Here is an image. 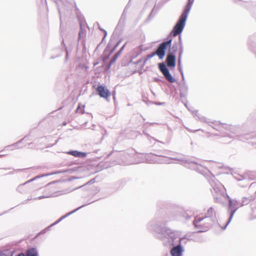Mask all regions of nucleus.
<instances>
[{
  "instance_id": "obj_36",
  "label": "nucleus",
  "mask_w": 256,
  "mask_h": 256,
  "mask_svg": "<svg viewBox=\"0 0 256 256\" xmlns=\"http://www.w3.org/2000/svg\"><path fill=\"white\" fill-rule=\"evenodd\" d=\"M80 30L79 32H78V36H79L80 38L82 37V35H84V32L82 28V24L81 22L80 23Z\"/></svg>"
},
{
  "instance_id": "obj_63",
  "label": "nucleus",
  "mask_w": 256,
  "mask_h": 256,
  "mask_svg": "<svg viewBox=\"0 0 256 256\" xmlns=\"http://www.w3.org/2000/svg\"><path fill=\"white\" fill-rule=\"evenodd\" d=\"M2 214H0V215H2Z\"/></svg>"
},
{
  "instance_id": "obj_16",
  "label": "nucleus",
  "mask_w": 256,
  "mask_h": 256,
  "mask_svg": "<svg viewBox=\"0 0 256 256\" xmlns=\"http://www.w3.org/2000/svg\"><path fill=\"white\" fill-rule=\"evenodd\" d=\"M96 91L98 92V95L102 98L107 99L110 94L109 90L102 85L98 86Z\"/></svg>"
},
{
  "instance_id": "obj_6",
  "label": "nucleus",
  "mask_w": 256,
  "mask_h": 256,
  "mask_svg": "<svg viewBox=\"0 0 256 256\" xmlns=\"http://www.w3.org/2000/svg\"><path fill=\"white\" fill-rule=\"evenodd\" d=\"M226 198L228 200V211L230 212V215L226 225L222 228V230H225L226 228V226L231 222L236 211L240 207H241L240 204L241 202H238L236 198L232 199L228 195H226Z\"/></svg>"
},
{
  "instance_id": "obj_13",
  "label": "nucleus",
  "mask_w": 256,
  "mask_h": 256,
  "mask_svg": "<svg viewBox=\"0 0 256 256\" xmlns=\"http://www.w3.org/2000/svg\"><path fill=\"white\" fill-rule=\"evenodd\" d=\"M94 201H92V202H88L87 204H84L78 208H77L74 210H72V212H68L64 216H62L59 220H58L54 222L53 224H52L51 225H50V226H48V227H47L45 229L43 230L42 232H41V233L42 234H44L45 232H46L47 231L49 230H50V228L51 227H52V226H54V225L55 224H58V223H59L61 220H62L63 219L66 218V217H68V216H70V214L74 213L75 212H76L78 210L80 209L81 208H82V207L88 205V204H89L93 202H94Z\"/></svg>"
},
{
  "instance_id": "obj_50",
  "label": "nucleus",
  "mask_w": 256,
  "mask_h": 256,
  "mask_svg": "<svg viewBox=\"0 0 256 256\" xmlns=\"http://www.w3.org/2000/svg\"><path fill=\"white\" fill-rule=\"evenodd\" d=\"M122 52V51L119 50L116 53V54H118V56H120V54Z\"/></svg>"
},
{
  "instance_id": "obj_56",
  "label": "nucleus",
  "mask_w": 256,
  "mask_h": 256,
  "mask_svg": "<svg viewBox=\"0 0 256 256\" xmlns=\"http://www.w3.org/2000/svg\"><path fill=\"white\" fill-rule=\"evenodd\" d=\"M6 156V154H0V158H2V156Z\"/></svg>"
},
{
  "instance_id": "obj_40",
  "label": "nucleus",
  "mask_w": 256,
  "mask_h": 256,
  "mask_svg": "<svg viewBox=\"0 0 256 256\" xmlns=\"http://www.w3.org/2000/svg\"><path fill=\"white\" fill-rule=\"evenodd\" d=\"M130 8V4H129V3H128L126 6H125L124 10V11L123 12H124L125 11V12H126V14H127V10L129 8Z\"/></svg>"
},
{
  "instance_id": "obj_37",
  "label": "nucleus",
  "mask_w": 256,
  "mask_h": 256,
  "mask_svg": "<svg viewBox=\"0 0 256 256\" xmlns=\"http://www.w3.org/2000/svg\"><path fill=\"white\" fill-rule=\"evenodd\" d=\"M180 239H182V243H186V242L184 241L185 240H190L189 236L188 235H185L184 237L180 238Z\"/></svg>"
},
{
  "instance_id": "obj_4",
  "label": "nucleus",
  "mask_w": 256,
  "mask_h": 256,
  "mask_svg": "<svg viewBox=\"0 0 256 256\" xmlns=\"http://www.w3.org/2000/svg\"><path fill=\"white\" fill-rule=\"evenodd\" d=\"M206 168L208 171L204 173L203 175L204 176L207 173H209L210 174L206 176V179L212 188L210 190L214 196V202L216 203H222V197L224 198L228 195L226 193V190L224 186L216 179L214 176L212 174L210 171L207 168Z\"/></svg>"
},
{
  "instance_id": "obj_54",
  "label": "nucleus",
  "mask_w": 256,
  "mask_h": 256,
  "mask_svg": "<svg viewBox=\"0 0 256 256\" xmlns=\"http://www.w3.org/2000/svg\"><path fill=\"white\" fill-rule=\"evenodd\" d=\"M142 62V60H138L136 62V64H138V63L140 62Z\"/></svg>"
},
{
  "instance_id": "obj_43",
  "label": "nucleus",
  "mask_w": 256,
  "mask_h": 256,
  "mask_svg": "<svg viewBox=\"0 0 256 256\" xmlns=\"http://www.w3.org/2000/svg\"><path fill=\"white\" fill-rule=\"evenodd\" d=\"M178 40H179V45L180 46H182V36L180 34L178 35Z\"/></svg>"
},
{
  "instance_id": "obj_3",
  "label": "nucleus",
  "mask_w": 256,
  "mask_h": 256,
  "mask_svg": "<svg viewBox=\"0 0 256 256\" xmlns=\"http://www.w3.org/2000/svg\"><path fill=\"white\" fill-rule=\"evenodd\" d=\"M226 130V134L223 136L230 139H237L239 140L246 142L254 137V134L248 132L247 126L246 124L231 125L224 124L222 126Z\"/></svg>"
},
{
  "instance_id": "obj_45",
  "label": "nucleus",
  "mask_w": 256,
  "mask_h": 256,
  "mask_svg": "<svg viewBox=\"0 0 256 256\" xmlns=\"http://www.w3.org/2000/svg\"><path fill=\"white\" fill-rule=\"evenodd\" d=\"M180 74L182 75V82H185V78H184V72H182V73H180Z\"/></svg>"
},
{
  "instance_id": "obj_30",
  "label": "nucleus",
  "mask_w": 256,
  "mask_h": 256,
  "mask_svg": "<svg viewBox=\"0 0 256 256\" xmlns=\"http://www.w3.org/2000/svg\"><path fill=\"white\" fill-rule=\"evenodd\" d=\"M181 216L186 221L190 220L192 218V215H189L186 212H182Z\"/></svg>"
},
{
  "instance_id": "obj_22",
  "label": "nucleus",
  "mask_w": 256,
  "mask_h": 256,
  "mask_svg": "<svg viewBox=\"0 0 256 256\" xmlns=\"http://www.w3.org/2000/svg\"><path fill=\"white\" fill-rule=\"evenodd\" d=\"M254 200V196H250L248 197H243L240 204V206H246L250 204L252 201Z\"/></svg>"
},
{
  "instance_id": "obj_15",
  "label": "nucleus",
  "mask_w": 256,
  "mask_h": 256,
  "mask_svg": "<svg viewBox=\"0 0 256 256\" xmlns=\"http://www.w3.org/2000/svg\"><path fill=\"white\" fill-rule=\"evenodd\" d=\"M182 239L179 240V243L176 246H174L170 250V254L172 256H182L184 252V248L182 246Z\"/></svg>"
},
{
  "instance_id": "obj_12",
  "label": "nucleus",
  "mask_w": 256,
  "mask_h": 256,
  "mask_svg": "<svg viewBox=\"0 0 256 256\" xmlns=\"http://www.w3.org/2000/svg\"><path fill=\"white\" fill-rule=\"evenodd\" d=\"M158 68L168 82L170 83H174L176 82V79L170 74L169 70L164 63H159Z\"/></svg>"
},
{
  "instance_id": "obj_61",
  "label": "nucleus",
  "mask_w": 256,
  "mask_h": 256,
  "mask_svg": "<svg viewBox=\"0 0 256 256\" xmlns=\"http://www.w3.org/2000/svg\"><path fill=\"white\" fill-rule=\"evenodd\" d=\"M50 58H52V59H53V58H54V57L52 56Z\"/></svg>"
},
{
  "instance_id": "obj_60",
  "label": "nucleus",
  "mask_w": 256,
  "mask_h": 256,
  "mask_svg": "<svg viewBox=\"0 0 256 256\" xmlns=\"http://www.w3.org/2000/svg\"><path fill=\"white\" fill-rule=\"evenodd\" d=\"M172 219V218H170L169 220H171ZM174 220V218H173Z\"/></svg>"
},
{
  "instance_id": "obj_32",
  "label": "nucleus",
  "mask_w": 256,
  "mask_h": 256,
  "mask_svg": "<svg viewBox=\"0 0 256 256\" xmlns=\"http://www.w3.org/2000/svg\"><path fill=\"white\" fill-rule=\"evenodd\" d=\"M118 54H116L114 55L113 58L110 60V63L108 64V68H110V67L111 65L116 62V60L118 58Z\"/></svg>"
},
{
  "instance_id": "obj_47",
  "label": "nucleus",
  "mask_w": 256,
  "mask_h": 256,
  "mask_svg": "<svg viewBox=\"0 0 256 256\" xmlns=\"http://www.w3.org/2000/svg\"><path fill=\"white\" fill-rule=\"evenodd\" d=\"M244 4H246L248 6L253 5V2H245Z\"/></svg>"
},
{
  "instance_id": "obj_62",
  "label": "nucleus",
  "mask_w": 256,
  "mask_h": 256,
  "mask_svg": "<svg viewBox=\"0 0 256 256\" xmlns=\"http://www.w3.org/2000/svg\"><path fill=\"white\" fill-rule=\"evenodd\" d=\"M162 104V103H159V104H160H160Z\"/></svg>"
},
{
  "instance_id": "obj_2",
  "label": "nucleus",
  "mask_w": 256,
  "mask_h": 256,
  "mask_svg": "<svg viewBox=\"0 0 256 256\" xmlns=\"http://www.w3.org/2000/svg\"><path fill=\"white\" fill-rule=\"evenodd\" d=\"M169 152L168 150H162L157 152L156 154H150L146 156V162L149 163L156 164H171L172 160H176L180 162L182 165L185 167L196 171L197 172L204 174L207 171H208L206 168L197 162L192 160L190 158H170L168 156Z\"/></svg>"
},
{
  "instance_id": "obj_41",
  "label": "nucleus",
  "mask_w": 256,
  "mask_h": 256,
  "mask_svg": "<svg viewBox=\"0 0 256 256\" xmlns=\"http://www.w3.org/2000/svg\"><path fill=\"white\" fill-rule=\"evenodd\" d=\"M255 36H252L250 38L248 41V46L250 47V45H251V40H254V38Z\"/></svg>"
},
{
  "instance_id": "obj_53",
  "label": "nucleus",
  "mask_w": 256,
  "mask_h": 256,
  "mask_svg": "<svg viewBox=\"0 0 256 256\" xmlns=\"http://www.w3.org/2000/svg\"><path fill=\"white\" fill-rule=\"evenodd\" d=\"M154 81H155V82H158L160 81V79H159V78H154Z\"/></svg>"
},
{
  "instance_id": "obj_42",
  "label": "nucleus",
  "mask_w": 256,
  "mask_h": 256,
  "mask_svg": "<svg viewBox=\"0 0 256 256\" xmlns=\"http://www.w3.org/2000/svg\"><path fill=\"white\" fill-rule=\"evenodd\" d=\"M94 181H95V179L92 178L91 180H90V181H88V182H87L85 184H93L94 182Z\"/></svg>"
},
{
  "instance_id": "obj_1",
  "label": "nucleus",
  "mask_w": 256,
  "mask_h": 256,
  "mask_svg": "<svg viewBox=\"0 0 256 256\" xmlns=\"http://www.w3.org/2000/svg\"><path fill=\"white\" fill-rule=\"evenodd\" d=\"M168 220L167 217L161 214L160 212L158 211L156 212L154 218L146 224L147 230L156 238L162 240L164 246L173 244L178 238L174 231L166 226Z\"/></svg>"
},
{
  "instance_id": "obj_39",
  "label": "nucleus",
  "mask_w": 256,
  "mask_h": 256,
  "mask_svg": "<svg viewBox=\"0 0 256 256\" xmlns=\"http://www.w3.org/2000/svg\"><path fill=\"white\" fill-rule=\"evenodd\" d=\"M98 28L102 32H103L104 34V37L103 38H102V40L104 39V38H106V34H107V32H106V30H104V29H102V28H100V26H98Z\"/></svg>"
},
{
  "instance_id": "obj_55",
  "label": "nucleus",
  "mask_w": 256,
  "mask_h": 256,
  "mask_svg": "<svg viewBox=\"0 0 256 256\" xmlns=\"http://www.w3.org/2000/svg\"><path fill=\"white\" fill-rule=\"evenodd\" d=\"M66 60H67V58H68V51L67 50H66Z\"/></svg>"
},
{
  "instance_id": "obj_57",
  "label": "nucleus",
  "mask_w": 256,
  "mask_h": 256,
  "mask_svg": "<svg viewBox=\"0 0 256 256\" xmlns=\"http://www.w3.org/2000/svg\"><path fill=\"white\" fill-rule=\"evenodd\" d=\"M8 174H14V172H13V171L10 172L8 173Z\"/></svg>"
},
{
  "instance_id": "obj_51",
  "label": "nucleus",
  "mask_w": 256,
  "mask_h": 256,
  "mask_svg": "<svg viewBox=\"0 0 256 256\" xmlns=\"http://www.w3.org/2000/svg\"><path fill=\"white\" fill-rule=\"evenodd\" d=\"M112 96H113V98L114 100L116 98V92H112Z\"/></svg>"
},
{
  "instance_id": "obj_52",
  "label": "nucleus",
  "mask_w": 256,
  "mask_h": 256,
  "mask_svg": "<svg viewBox=\"0 0 256 256\" xmlns=\"http://www.w3.org/2000/svg\"><path fill=\"white\" fill-rule=\"evenodd\" d=\"M24 170V169H17V170H15L16 172H21V171H22V170Z\"/></svg>"
},
{
  "instance_id": "obj_58",
  "label": "nucleus",
  "mask_w": 256,
  "mask_h": 256,
  "mask_svg": "<svg viewBox=\"0 0 256 256\" xmlns=\"http://www.w3.org/2000/svg\"><path fill=\"white\" fill-rule=\"evenodd\" d=\"M62 44H64V40H63V39H62Z\"/></svg>"
},
{
  "instance_id": "obj_26",
  "label": "nucleus",
  "mask_w": 256,
  "mask_h": 256,
  "mask_svg": "<svg viewBox=\"0 0 256 256\" xmlns=\"http://www.w3.org/2000/svg\"><path fill=\"white\" fill-rule=\"evenodd\" d=\"M161 6H158V5H156L152 8L151 12L148 16V20H150L156 14L159 10Z\"/></svg>"
},
{
  "instance_id": "obj_19",
  "label": "nucleus",
  "mask_w": 256,
  "mask_h": 256,
  "mask_svg": "<svg viewBox=\"0 0 256 256\" xmlns=\"http://www.w3.org/2000/svg\"><path fill=\"white\" fill-rule=\"evenodd\" d=\"M25 255L24 253L21 252L18 254L16 256H38V252L36 248H30L28 250Z\"/></svg>"
},
{
  "instance_id": "obj_44",
  "label": "nucleus",
  "mask_w": 256,
  "mask_h": 256,
  "mask_svg": "<svg viewBox=\"0 0 256 256\" xmlns=\"http://www.w3.org/2000/svg\"><path fill=\"white\" fill-rule=\"evenodd\" d=\"M32 199V198H28L26 200L24 201L23 202H22V204H27L28 201L31 200Z\"/></svg>"
},
{
  "instance_id": "obj_28",
  "label": "nucleus",
  "mask_w": 256,
  "mask_h": 256,
  "mask_svg": "<svg viewBox=\"0 0 256 256\" xmlns=\"http://www.w3.org/2000/svg\"><path fill=\"white\" fill-rule=\"evenodd\" d=\"M212 124H214V126H212V127L217 130H218V131H222V129H224V128L222 127V126L224 124H222L220 122H212Z\"/></svg>"
},
{
  "instance_id": "obj_7",
  "label": "nucleus",
  "mask_w": 256,
  "mask_h": 256,
  "mask_svg": "<svg viewBox=\"0 0 256 256\" xmlns=\"http://www.w3.org/2000/svg\"><path fill=\"white\" fill-rule=\"evenodd\" d=\"M187 18V15L182 13L181 14L170 32L171 34L174 36H177L180 34L184 28Z\"/></svg>"
},
{
  "instance_id": "obj_20",
  "label": "nucleus",
  "mask_w": 256,
  "mask_h": 256,
  "mask_svg": "<svg viewBox=\"0 0 256 256\" xmlns=\"http://www.w3.org/2000/svg\"><path fill=\"white\" fill-rule=\"evenodd\" d=\"M68 154H69L70 155H72V156H74L76 158H86L87 156L86 152H79L78 150H70L68 152H67Z\"/></svg>"
},
{
  "instance_id": "obj_49",
  "label": "nucleus",
  "mask_w": 256,
  "mask_h": 256,
  "mask_svg": "<svg viewBox=\"0 0 256 256\" xmlns=\"http://www.w3.org/2000/svg\"><path fill=\"white\" fill-rule=\"evenodd\" d=\"M238 180H241L244 179L242 176H240L239 178H238Z\"/></svg>"
},
{
  "instance_id": "obj_5",
  "label": "nucleus",
  "mask_w": 256,
  "mask_h": 256,
  "mask_svg": "<svg viewBox=\"0 0 256 256\" xmlns=\"http://www.w3.org/2000/svg\"><path fill=\"white\" fill-rule=\"evenodd\" d=\"M204 218H209V224L216 223L217 222L216 212L213 207H210L206 212L205 216L204 217H195L192 224L196 228H201L202 226L198 224L204 220Z\"/></svg>"
},
{
  "instance_id": "obj_29",
  "label": "nucleus",
  "mask_w": 256,
  "mask_h": 256,
  "mask_svg": "<svg viewBox=\"0 0 256 256\" xmlns=\"http://www.w3.org/2000/svg\"><path fill=\"white\" fill-rule=\"evenodd\" d=\"M14 251L6 250L4 252H0V256H13Z\"/></svg>"
},
{
  "instance_id": "obj_59",
  "label": "nucleus",
  "mask_w": 256,
  "mask_h": 256,
  "mask_svg": "<svg viewBox=\"0 0 256 256\" xmlns=\"http://www.w3.org/2000/svg\"><path fill=\"white\" fill-rule=\"evenodd\" d=\"M155 123H150V124L152 125L154 124Z\"/></svg>"
},
{
  "instance_id": "obj_33",
  "label": "nucleus",
  "mask_w": 256,
  "mask_h": 256,
  "mask_svg": "<svg viewBox=\"0 0 256 256\" xmlns=\"http://www.w3.org/2000/svg\"><path fill=\"white\" fill-rule=\"evenodd\" d=\"M178 46L176 42L173 44L172 47V51H170V52H174V54H176V52L178 50Z\"/></svg>"
},
{
  "instance_id": "obj_34",
  "label": "nucleus",
  "mask_w": 256,
  "mask_h": 256,
  "mask_svg": "<svg viewBox=\"0 0 256 256\" xmlns=\"http://www.w3.org/2000/svg\"><path fill=\"white\" fill-rule=\"evenodd\" d=\"M178 70L180 73H182L183 69L182 65V59L178 58Z\"/></svg>"
},
{
  "instance_id": "obj_21",
  "label": "nucleus",
  "mask_w": 256,
  "mask_h": 256,
  "mask_svg": "<svg viewBox=\"0 0 256 256\" xmlns=\"http://www.w3.org/2000/svg\"><path fill=\"white\" fill-rule=\"evenodd\" d=\"M204 224H201L202 226V228H198V232H206L208 230V228L213 225L214 223H212L210 224H209V218H204Z\"/></svg>"
},
{
  "instance_id": "obj_35",
  "label": "nucleus",
  "mask_w": 256,
  "mask_h": 256,
  "mask_svg": "<svg viewBox=\"0 0 256 256\" xmlns=\"http://www.w3.org/2000/svg\"><path fill=\"white\" fill-rule=\"evenodd\" d=\"M183 50H184L183 46H180L178 58L182 59Z\"/></svg>"
},
{
  "instance_id": "obj_9",
  "label": "nucleus",
  "mask_w": 256,
  "mask_h": 256,
  "mask_svg": "<svg viewBox=\"0 0 256 256\" xmlns=\"http://www.w3.org/2000/svg\"><path fill=\"white\" fill-rule=\"evenodd\" d=\"M68 170H64V171H63V172H61V171H58V172H53V173H51V174H42V175H40V176H35L34 178L30 179V180H28V181H26V182H25L24 183V184H20L16 188V191L20 194H26V193L29 188H28L26 186V184L31 182H32L34 181V180H36L38 178H42V177H44V176H50V175H52L53 174H60L62 172H67Z\"/></svg>"
},
{
  "instance_id": "obj_17",
  "label": "nucleus",
  "mask_w": 256,
  "mask_h": 256,
  "mask_svg": "<svg viewBox=\"0 0 256 256\" xmlns=\"http://www.w3.org/2000/svg\"><path fill=\"white\" fill-rule=\"evenodd\" d=\"M120 42V40L116 44L114 42V40L112 38H111L109 42L106 46V51H108L110 52V54H112L116 49V48L118 46Z\"/></svg>"
},
{
  "instance_id": "obj_38",
  "label": "nucleus",
  "mask_w": 256,
  "mask_h": 256,
  "mask_svg": "<svg viewBox=\"0 0 256 256\" xmlns=\"http://www.w3.org/2000/svg\"><path fill=\"white\" fill-rule=\"evenodd\" d=\"M76 112H79V113H80L82 114L84 113V110L80 109V106H78L76 110Z\"/></svg>"
},
{
  "instance_id": "obj_8",
  "label": "nucleus",
  "mask_w": 256,
  "mask_h": 256,
  "mask_svg": "<svg viewBox=\"0 0 256 256\" xmlns=\"http://www.w3.org/2000/svg\"><path fill=\"white\" fill-rule=\"evenodd\" d=\"M172 39L170 38L162 42L158 46L155 52L160 60H162L164 57L167 48H170L172 46Z\"/></svg>"
},
{
  "instance_id": "obj_27",
  "label": "nucleus",
  "mask_w": 256,
  "mask_h": 256,
  "mask_svg": "<svg viewBox=\"0 0 256 256\" xmlns=\"http://www.w3.org/2000/svg\"><path fill=\"white\" fill-rule=\"evenodd\" d=\"M147 122L145 123L142 127V133L143 134L146 136L148 139L150 140H154L158 142H162L156 139L154 137H152V136H150L148 132H147V131L145 128V125L146 124Z\"/></svg>"
},
{
  "instance_id": "obj_31",
  "label": "nucleus",
  "mask_w": 256,
  "mask_h": 256,
  "mask_svg": "<svg viewBox=\"0 0 256 256\" xmlns=\"http://www.w3.org/2000/svg\"><path fill=\"white\" fill-rule=\"evenodd\" d=\"M156 52H152L151 54L147 55L146 58L145 59V60L144 62L143 66H144L146 64L147 60H149L151 58H153L154 56L156 55Z\"/></svg>"
},
{
  "instance_id": "obj_25",
  "label": "nucleus",
  "mask_w": 256,
  "mask_h": 256,
  "mask_svg": "<svg viewBox=\"0 0 256 256\" xmlns=\"http://www.w3.org/2000/svg\"><path fill=\"white\" fill-rule=\"evenodd\" d=\"M25 138H24L20 140H19V141L14 143L12 144L8 145V146H6L4 148V150H14V148H12V147H13V146H14V148H16V149L20 148V147H18L19 144H20Z\"/></svg>"
},
{
  "instance_id": "obj_24",
  "label": "nucleus",
  "mask_w": 256,
  "mask_h": 256,
  "mask_svg": "<svg viewBox=\"0 0 256 256\" xmlns=\"http://www.w3.org/2000/svg\"><path fill=\"white\" fill-rule=\"evenodd\" d=\"M194 0H188L182 14L188 16Z\"/></svg>"
},
{
  "instance_id": "obj_23",
  "label": "nucleus",
  "mask_w": 256,
  "mask_h": 256,
  "mask_svg": "<svg viewBox=\"0 0 256 256\" xmlns=\"http://www.w3.org/2000/svg\"><path fill=\"white\" fill-rule=\"evenodd\" d=\"M192 114L196 118V119L200 120L201 122H206L207 123L210 122L208 120H207L206 118L201 116L200 114H198V111L196 110H194L192 111Z\"/></svg>"
},
{
  "instance_id": "obj_18",
  "label": "nucleus",
  "mask_w": 256,
  "mask_h": 256,
  "mask_svg": "<svg viewBox=\"0 0 256 256\" xmlns=\"http://www.w3.org/2000/svg\"><path fill=\"white\" fill-rule=\"evenodd\" d=\"M127 16L125 11L123 12L116 26V30H122L125 26Z\"/></svg>"
},
{
  "instance_id": "obj_10",
  "label": "nucleus",
  "mask_w": 256,
  "mask_h": 256,
  "mask_svg": "<svg viewBox=\"0 0 256 256\" xmlns=\"http://www.w3.org/2000/svg\"><path fill=\"white\" fill-rule=\"evenodd\" d=\"M72 190H64L58 192H51L49 190V188L48 186L44 188V194L38 198H36L34 200H41L44 198H48L52 197H56L60 195L68 194L72 192Z\"/></svg>"
},
{
  "instance_id": "obj_46",
  "label": "nucleus",
  "mask_w": 256,
  "mask_h": 256,
  "mask_svg": "<svg viewBox=\"0 0 256 256\" xmlns=\"http://www.w3.org/2000/svg\"><path fill=\"white\" fill-rule=\"evenodd\" d=\"M84 185H85V184H83L82 186H84ZM81 187H82V186L77 187V188H74V189H70V188H68V190H72V191H74V190H77V189H78V188H81Z\"/></svg>"
},
{
  "instance_id": "obj_14",
  "label": "nucleus",
  "mask_w": 256,
  "mask_h": 256,
  "mask_svg": "<svg viewBox=\"0 0 256 256\" xmlns=\"http://www.w3.org/2000/svg\"><path fill=\"white\" fill-rule=\"evenodd\" d=\"M166 67L174 68L176 64V56L174 52H170V50L167 54L166 59Z\"/></svg>"
},
{
  "instance_id": "obj_48",
  "label": "nucleus",
  "mask_w": 256,
  "mask_h": 256,
  "mask_svg": "<svg viewBox=\"0 0 256 256\" xmlns=\"http://www.w3.org/2000/svg\"><path fill=\"white\" fill-rule=\"evenodd\" d=\"M126 45V43H125L122 46V48H120V50H121L122 52V50H124V48L125 47Z\"/></svg>"
},
{
  "instance_id": "obj_11",
  "label": "nucleus",
  "mask_w": 256,
  "mask_h": 256,
  "mask_svg": "<svg viewBox=\"0 0 256 256\" xmlns=\"http://www.w3.org/2000/svg\"><path fill=\"white\" fill-rule=\"evenodd\" d=\"M180 86V100L182 104L188 108V101L186 96L188 93V86L186 82H182L179 84Z\"/></svg>"
}]
</instances>
